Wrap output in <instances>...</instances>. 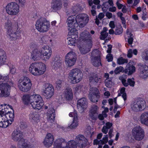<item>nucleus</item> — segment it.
<instances>
[{
	"instance_id": "f257e3e1",
	"label": "nucleus",
	"mask_w": 148,
	"mask_h": 148,
	"mask_svg": "<svg viewBox=\"0 0 148 148\" xmlns=\"http://www.w3.org/2000/svg\"><path fill=\"white\" fill-rule=\"evenodd\" d=\"M41 97L38 95H31L30 104L32 108L36 110H40L44 105Z\"/></svg>"
},
{
	"instance_id": "f03ea898",
	"label": "nucleus",
	"mask_w": 148,
	"mask_h": 148,
	"mask_svg": "<svg viewBox=\"0 0 148 148\" xmlns=\"http://www.w3.org/2000/svg\"><path fill=\"white\" fill-rule=\"evenodd\" d=\"M18 84L19 90L24 92H27L29 91L32 86L30 79L26 77L20 79L18 81Z\"/></svg>"
},
{
	"instance_id": "7ed1b4c3",
	"label": "nucleus",
	"mask_w": 148,
	"mask_h": 148,
	"mask_svg": "<svg viewBox=\"0 0 148 148\" xmlns=\"http://www.w3.org/2000/svg\"><path fill=\"white\" fill-rule=\"evenodd\" d=\"M35 25L36 29L41 32L47 31L50 27L49 22L43 17L40 18L38 19Z\"/></svg>"
},
{
	"instance_id": "20e7f679",
	"label": "nucleus",
	"mask_w": 148,
	"mask_h": 148,
	"mask_svg": "<svg viewBox=\"0 0 148 148\" xmlns=\"http://www.w3.org/2000/svg\"><path fill=\"white\" fill-rule=\"evenodd\" d=\"M69 78L73 84L79 82L82 79L83 74L81 71L78 69L72 70L69 73Z\"/></svg>"
},
{
	"instance_id": "39448f33",
	"label": "nucleus",
	"mask_w": 148,
	"mask_h": 148,
	"mask_svg": "<svg viewBox=\"0 0 148 148\" xmlns=\"http://www.w3.org/2000/svg\"><path fill=\"white\" fill-rule=\"evenodd\" d=\"M8 108L6 106V104L4 105L0 106V127L6 128L9 125L7 122V119L5 116V114L8 112Z\"/></svg>"
},
{
	"instance_id": "423d86ee",
	"label": "nucleus",
	"mask_w": 148,
	"mask_h": 148,
	"mask_svg": "<svg viewBox=\"0 0 148 148\" xmlns=\"http://www.w3.org/2000/svg\"><path fill=\"white\" fill-rule=\"evenodd\" d=\"M7 13L11 15H16L19 12V6L15 2L8 3L5 7Z\"/></svg>"
},
{
	"instance_id": "0eeeda50",
	"label": "nucleus",
	"mask_w": 148,
	"mask_h": 148,
	"mask_svg": "<svg viewBox=\"0 0 148 148\" xmlns=\"http://www.w3.org/2000/svg\"><path fill=\"white\" fill-rule=\"evenodd\" d=\"M131 108L134 112H137L143 110L145 107V102L140 99L132 102L131 104Z\"/></svg>"
},
{
	"instance_id": "6e6552de",
	"label": "nucleus",
	"mask_w": 148,
	"mask_h": 148,
	"mask_svg": "<svg viewBox=\"0 0 148 148\" xmlns=\"http://www.w3.org/2000/svg\"><path fill=\"white\" fill-rule=\"evenodd\" d=\"M87 14H82L77 15L75 18V22L77 23L78 26L80 27H84L88 23L89 18Z\"/></svg>"
},
{
	"instance_id": "1a4fd4ad",
	"label": "nucleus",
	"mask_w": 148,
	"mask_h": 148,
	"mask_svg": "<svg viewBox=\"0 0 148 148\" xmlns=\"http://www.w3.org/2000/svg\"><path fill=\"white\" fill-rule=\"evenodd\" d=\"M10 86L7 83L0 84V97L6 98L10 96Z\"/></svg>"
},
{
	"instance_id": "9d476101",
	"label": "nucleus",
	"mask_w": 148,
	"mask_h": 148,
	"mask_svg": "<svg viewBox=\"0 0 148 148\" xmlns=\"http://www.w3.org/2000/svg\"><path fill=\"white\" fill-rule=\"evenodd\" d=\"M132 134L134 138L137 140H142L145 136L143 130L139 126L135 127L132 130Z\"/></svg>"
},
{
	"instance_id": "9b49d317",
	"label": "nucleus",
	"mask_w": 148,
	"mask_h": 148,
	"mask_svg": "<svg viewBox=\"0 0 148 148\" xmlns=\"http://www.w3.org/2000/svg\"><path fill=\"white\" fill-rule=\"evenodd\" d=\"M75 21V16H69L67 18V22L69 27L68 30L69 31V34L71 35L73 34L74 31L78 27L77 24Z\"/></svg>"
},
{
	"instance_id": "f8f14e48",
	"label": "nucleus",
	"mask_w": 148,
	"mask_h": 148,
	"mask_svg": "<svg viewBox=\"0 0 148 148\" xmlns=\"http://www.w3.org/2000/svg\"><path fill=\"white\" fill-rule=\"evenodd\" d=\"M77 59L76 55L73 51L68 53L65 56V62L66 65L70 67L74 65Z\"/></svg>"
},
{
	"instance_id": "ddd939ff",
	"label": "nucleus",
	"mask_w": 148,
	"mask_h": 148,
	"mask_svg": "<svg viewBox=\"0 0 148 148\" xmlns=\"http://www.w3.org/2000/svg\"><path fill=\"white\" fill-rule=\"evenodd\" d=\"M89 98L93 102H97L100 97V94L98 89L96 87L91 88L89 94Z\"/></svg>"
},
{
	"instance_id": "4468645a",
	"label": "nucleus",
	"mask_w": 148,
	"mask_h": 148,
	"mask_svg": "<svg viewBox=\"0 0 148 148\" xmlns=\"http://www.w3.org/2000/svg\"><path fill=\"white\" fill-rule=\"evenodd\" d=\"M32 67H35V70L37 72L34 73L37 75L43 74L46 71L45 65L42 62H35V64H32Z\"/></svg>"
},
{
	"instance_id": "2eb2a0df",
	"label": "nucleus",
	"mask_w": 148,
	"mask_h": 148,
	"mask_svg": "<svg viewBox=\"0 0 148 148\" xmlns=\"http://www.w3.org/2000/svg\"><path fill=\"white\" fill-rule=\"evenodd\" d=\"M45 87L43 90V94L47 99L50 98L53 95L54 88L51 84H46Z\"/></svg>"
},
{
	"instance_id": "dca6fc26",
	"label": "nucleus",
	"mask_w": 148,
	"mask_h": 148,
	"mask_svg": "<svg viewBox=\"0 0 148 148\" xmlns=\"http://www.w3.org/2000/svg\"><path fill=\"white\" fill-rule=\"evenodd\" d=\"M23 133L19 130H14L12 134V138L15 141L21 142L25 140Z\"/></svg>"
},
{
	"instance_id": "f3484780",
	"label": "nucleus",
	"mask_w": 148,
	"mask_h": 148,
	"mask_svg": "<svg viewBox=\"0 0 148 148\" xmlns=\"http://www.w3.org/2000/svg\"><path fill=\"white\" fill-rule=\"evenodd\" d=\"M77 108L78 110L81 112L85 110L87 107V99L84 98H81L78 100L77 102Z\"/></svg>"
},
{
	"instance_id": "a211bd4d",
	"label": "nucleus",
	"mask_w": 148,
	"mask_h": 148,
	"mask_svg": "<svg viewBox=\"0 0 148 148\" xmlns=\"http://www.w3.org/2000/svg\"><path fill=\"white\" fill-rule=\"evenodd\" d=\"M75 141L77 145L80 148H83L85 146L87 140L84 136L81 134H79L76 137Z\"/></svg>"
},
{
	"instance_id": "6ab92c4d",
	"label": "nucleus",
	"mask_w": 148,
	"mask_h": 148,
	"mask_svg": "<svg viewBox=\"0 0 148 148\" xmlns=\"http://www.w3.org/2000/svg\"><path fill=\"white\" fill-rule=\"evenodd\" d=\"M80 35L81 39L85 43H89L90 42L92 43V38L89 32L84 30L81 34Z\"/></svg>"
},
{
	"instance_id": "aec40b11",
	"label": "nucleus",
	"mask_w": 148,
	"mask_h": 148,
	"mask_svg": "<svg viewBox=\"0 0 148 148\" xmlns=\"http://www.w3.org/2000/svg\"><path fill=\"white\" fill-rule=\"evenodd\" d=\"M112 125V123L110 122H108L106 123V126H104L102 129V132L105 134H106L108 130L109 129H110L109 132V136L110 138H111L113 136L112 134L113 132V129H110Z\"/></svg>"
},
{
	"instance_id": "412c9836",
	"label": "nucleus",
	"mask_w": 148,
	"mask_h": 148,
	"mask_svg": "<svg viewBox=\"0 0 148 148\" xmlns=\"http://www.w3.org/2000/svg\"><path fill=\"white\" fill-rule=\"evenodd\" d=\"M53 136L50 133L48 134L45 137L43 143L46 147H49L52 145L53 141Z\"/></svg>"
},
{
	"instance_id": "4be33fe9",
	"label": "nucleus",
	"mask_w": 148,
	"mask_h": 148,
	"mask_svg": "<svg viewBox=\"0 0 148 148\" xmlns=\"http://www.w3.org/2000/svg\"><path fill=\"white\" fill-rule=\"evenodd\" d=\"M41 52V49L40 50L37 49H34L32 54V59L35 61H37L42 58Z\"/></svg>"
},
{
	"instance_id": "5701e85b",
	"label": "nucleus",
	"mask_w": 148,
	"mask_h": 148,
	"mask_svg": "<svg viewBox=\"0 0 148 148\" xmlns=\"http://www.w3.org/2000/svg\"><path fill=\"white\" fill-rule=\"evenodd\" d=\"M92 43L90 42L89 43H85L84 45L79 48L81 54H85L90 51L92 47Z\"/></svg>"
},
{
	"instance_id": "b1692460",
	"label": "nucleus",
	"mask_w": 148,
	"mask_h": 148,
	"mask_svg": "<svg viewBox=\"0 0 148 148\" xmlns=\"http://www.w3.org/2000/svg\"><path fill=\"white\" fill-rule=\"evenodd\" d=\"M42 57L43 56L45 59L48 60L50 58L51 54L52 51L49 49L48 47H43L41 49Z\"/></svg>"
},
{
	"instance_id": "393cba45",
	"label": "nucleus",
	"mask_w": 148,
	"mask_h": 148,
	"mask_svg": "<svg viewBox=\"0 0 148 148\" xmlns=\"http://www.w3.org/2000/svg\"><path fill=\"white\" fill-rule=\"evenodd\" d=\"M98 106L95 105H93L91 107L89 111V116L92 119H95V116L98 115Z\"/></svg>"
},
{
	"instance_id": "a878e982",
	"label": "nucleus",
	"mask_w": 148,
	"mask_h": 148,
	"mask_svg": "<svg viewBox=\"0 0 148 148\" xmlns=\"http://www.w3.org/2000/svg\"><path fill=\"white\" fill-rule=\"evenodd\" d=\"M7 34L9 36L11 40H14L17 38L18 37L20 36V32L18 31H15L12 29L7 31Z\"/></svg>"
},
{
	"instance_id": "bb28decb",
	"label": "nucleus",
	"mask_w": 148,
	"mask_h": 148,
	"mask_svg": "<svg viewBox=\"0 0 148 148\" xmlns=\"http://www.w3.org/2000/svg\"><path fill=\"white\" fill-rule=\"evenodd\" d=\"M62 61L60 57L58 56L55 57L52 62V66L53 69H57L61 66Z\"/></svg>"
},
{
	"instance_id": "cd10ccee",
	"label": "nucleus",
	"mask_w": 148,
	"mask_h": 148,
	"mask_svg": "<svg viewBox=\"0 0 148 148\" xmlns=\"http://www.w3.org/2000/svg\"><path fill=\"white\" fill-rule=\"evenodd\" d=\"M61 0H53L51 4V8L55 10L60 9L62 7Z\"/></svg>"
},
{
	"instance_id": "c85d7f7f",
	"label": "nucleus",
	"mask_w": 148,
	"mask_h": 148,
	"mask_svg": "<svg viewBox=\"0 0 148 148\" xmlns=\"http://www.w3.org/2000/svg\"><path fill=\"white\" fill-rule=\"evenodd\" d=\"M64 97L67 100L71 99L73 97V93L71 88L69 87H67L64 92Z\"/></svg>"
},
{
	"instance_id": "c756f323",
	"label": "nucleus",
	"mask_w": 148,
	"mask_h": 148,
	"mask_svg": "<svg viewBox=\"0 0 148 148\" xmlns=\"http://www.w3.org/2000/svg\"><path fill=\"white\" fill-rule=\"evenodd\" d=\"M140 121L142 124L148 126V112H145L141 115Z\"/></svg>"
},
{
	"instance_id": "7c9ffc66",
	"label": "nucleus",
	"mask_w": 148,
	"mask_h": 148,
	"mask_svg": "<svg viewBox=\"0 0 148 148\" xmlns=\"http://www.w3.org/2000/svg\"><path fill=\"white\" fill-rule=\"evenodd\" d=\"M135 66L133 65L130 64L129 63L127 65L124 71L125 73L130 75L135 72Z\"/></svg>"
},
{
	"instance_id": "2f4dec72",
	"label": "nucleus",
	"mask_w": 148,
	"mask_h": 148,
	"mask_svg": "<svg viewBox=\"0 0 148 148\" xmlns=\"http://www.w3.org/2000/svg\"><path fill=\"white\" fill-rule=\"evenodd\" d=\"M29 116V119L32 122L37 121L39 120L40 117L39 114L36 112L31 113Z\"/></svg>"
},
{
	"instance_id": "473e14b6",
	"label": "nucleus",
	"mask_w": 148,
	"mask_h": 148,
	"mask_svg": "<svg viewBox=\"0 0 148 148\" xmlns=\"http://www.w3.org/2000/svg\"><path fill=\"white\" fill-rule=\"evenodd\" d=\"M92 64L95 66H98L101 65L100 56H97L92 59L91 60Z\"/></svg>"
},
{
	"instance_id": "72a5a7b5",
	"label": "nucleus",
	"mask_w": 148,
	"mask_h": 148,
	"mask_svg": "<svg viewBox=\"0 0 148 148\" xmlns=\"http://www.w3.org/2000/svg\"><path fill=\"white\" fill-rule=\"evenodd\" d=\"M89 81L91 84L96 85L97 83L101 82L100 78H98L97 75H94L93 76L89 78Z\"/></svg>"
},
{
	"instance_id": "f704fd0d",
	"label": "nucleus",
	"mask_w": 148,
	"mask_h": 148,
	"mask_svg": "<svg viewBox=\"0 0 148 148\" xmlns=\"http://www.w3.org/2000/svg\"><path fill=\"white\" fill-rule=\"evenodd\" d=\"M8 112H7L5 115L6 116V118L7 119V122L9 123V125H10L11 123H10L9 121H10L11 122H12L14 121V112L13 110V113L11 112L8 110Z\"/></svg>"
},
{
	"instance_id": "c9c22d12",
	"label": "nucleus",
	"mask_w": 148,
	"mask_h": 148,
	"mask_svg": "<svg viewBox=\"0 0 148 148\" xmlns=\"http://www.w3.org/2000/svg\"><path fill=\"white\" fill-rule=\"evenodd\" d=\"M66 144L65 140L62 138L57 139L54 143L55 145H59L63 147H65Z\"/></svg>"
},
{
	"instance_id": "e433bc0d",
	"label": "nucleus",
	"mask_w": 148,
	"mask_h": 148,
	"mask_svg": "<svg viewBox=\"0 0 148 148\" xmlns=\"http://www.w3.org/2000/svg\"><path fill=\"white\" fill-rule=\"evenodd\" d=\"M18 148H31V145L29 143L25 142V140L22 142H18Z\"/></svg>"
},
{
	"instance_id": "4c0bfd02",
	"label": "nucleus",
	"mask_w": 148,
	"mask_h": 148,
	"mask_svg": "<svg viewBox=\"0 0 148 148\" xmlns=\"http://www.w3.org/2000/svg\"><path fill=\"white\" fill-rule=\"evenodd\" d=\"M77 116L74 117L72 123L70 125H69L67 127V128L74 129L76 128L78 125V123L77 121Z\"/></svg>"
},
{
	"instance_id": "58836bf2",
	"label": "nucleus",
	"mask_w": 148,
	"mask_h": 148,
	"mask_svg": "<svg viewBox=\"0 0 148 148\" xmlns=\"http://www.w3.org/2000/svg\"><path fill=\"white\" fill-rule=\"evenodd\" d=\"M77 145L74 140H70L67 143L65 148H77Z\"/></svg>"
},
{
	"instance_id": "ea45409f",
	"label": "nucleus",
	"mask_w": 148,
	"mask_h": 148,
	"mask_svg": "<svg viewBox=\"0 0 148 148\" xmlns=\"http://www.w3.org/2000/svg\"><path fill=\"white\" fill-rule=\"evenodd\" d=\"M6 57L5 52L3 51H0V63L1 64H3L6 61Z\"/></svg>"
},
{
	"instance_id": "a19ab883",
	"label": "nucleus",
	"mask_w": 148,
	"mask_h": 148,
	"mask_svg": "<svg viewBox=\"0 0 148 148\" xmlns=\"http://www.w3.org/2000/svg\"><path fill=\"white\" fill-rule=\"evenodd\" d=\"M5 27L7 30V31L13 29L12 23L10 20L8 19H7V22L5 23Z\"/></svg>"
},
{
	"instance_id": "79ce46f5",
	"label": "nucleus",
	"mask_w": 148,
	"mask_h": 148,
	"mask_svg": "<svg viewBox=\"0 0 148 148\" xmlns=\"http://www.w3.org/2000/svg\"><path fill=\"white\" fill-rule=\"evenodd\" d=\"M31 95H26L23 96L22 99L23 103L25 104H28L30 103Z\"/></svg>"
},
{
	"instance_id": "37998d69",
	"label": "nucleus",
	"mask_w": 148,
	"mask_h": 148,
	"mask_svg": "<svg viewBox=\"0 0 148 148\" xmlns=\"http://www.w3.org/2000/svg\"><path fill=\"white\" fill-rule=\"evenodd\" d=\"M104 14L103 13H100L98 16H96L95 23L98 25L99 23V20H101L104 17Z\"/></svg>"
},
{
	"instance_id": "c03bdc74",
	"label": "nucleus",
	"mask_w": 148,
	"mask_h": 148,
	"mask_svg": "<svg viewBox=\"0 0 148 148\" xmlns=\"http://www.w3.org/2000/svg\"><path fill=\"white\" fill-rule=\"evenodd\" d=\"M123 28L121 25H119L116 27L114 34L115 35H119L122 33Z\"/></svg>"
},
{
	"instance_id": "a18cd8bd",
	"label": "nucleus",
	"mask_w": 148,
	"mask_h": 148,
	"mask_svg": "<svg viewBox=\"0 0 148 148\" xmlns=\"http://www.w3.org/2000/svg\"><path fill=\"white\" fill-rule=\"evenodd\" d=\"M105 84L106 86L108 88H110L112 86V82L111 78L106 79L105 80Z\"/></svg>"
},
{
	"instance_id": "49530a36",
	"label": "nucleus",
	"mask_w": 148,
	"mask_h": 148,
	"mask_svg": "<svg viewBox=\"0 0 148 148\" xmlns=\"http://www.w3.org/2000/svg\"><path fill=\"white\" fill-rule=\"evenodd\" d=\"M128 62L127 59L123 58L122 57H121L117 59V63L119 64L127 63Z\"/></svg>"
},
{
	"instance_id": "de8ad7c7",
	"label": "nucleus",
	"mask_w": 148,
	"mask_h": 148,
	"mask_svg": "<svg viewBox=\"0 0 148 148\" xmlns=\"http://www.w3.org/2000/svg\"><path fill=\"white\" fill-rule=\"evenodd\" d=\"M125 88L124 87L122 88L120 90V93L121 94H122V97L123 98L125 101L127 99L126 94L125 92Z\"/></svg>"
},
{
	"instance_id": "09e8293b",
	"label": "nucleus",
	"mask_w": 148,
	"mask_h": 148,
	"mask_svg": "<svg viewBox=\"0 0 148 148\" xmlns=\"http://www.w3.org/2000/svg\"><path fill=\"white\" fill-rule=\"evenodd\" d=\"M35 63H32L30 65L29 68V71L33 75H37V74H35L34 73H36V71L35 70V67H32L33 65H32V64H34Z\"/></svg>"
},
{
	"instance_id": "8fccbe9b",
	"label": "nucleus",
	"mask_w": 148,
	"mask_h": 148,
	"mask_svg": "<svg viewBox=\"0 0 148 148\" xmlns=\"http://www.w3.org/2000/svg\"><path fill=\"white\" fill-rule=\"evenodd\" d=\"M107 115L106 113L103 112L102 114H99L98 116V119L101 120H103L104 118H106L107 117Z\"/></svg>"
},
{
	"instance_id": "3c124183",
	"label": "nucleus",
	"mask_w": 148,
	"mask_h": 148,
	"mask_svg": "<svg viewBox=\"0 0 148 148\" xmlns=\"http://www.w3.org/2000/svg\"><path fill=\"white\" fill-rule=\"evenodd\" d=\"M123 70V68L122 66H120L117 67L114 71L115 73L117 74L122 72Z\"/></svg>"
},
{
	"instance_id": "603ef678",
	"label": "nucleus",
	"mask_w": 148,
	"mask_h": 148,
	"mask_svg": "<svg viewBox=\"0 0 148 148\" xmlns=\"http://www.w3.org/2000/svg\"><path fill=\"white\" fill-rule=\"evenodd\" d=\"M101 36H100V38L101 40H104L108 36V33L107 32H101Z\"/></svg>"
},
{
	"instance_id": "864d4df0",
	"label": "nucleus",
	"mask_w": 148,
	"mask_h": 148,
	"mask_svg": "<svg viewBox=\"0 0 148 148\" xmlns=\"http://www.w3.org/2000/svg\"><path fill=\"white\" fill-rule=\"evenodd\" d=\"M142 58L145 60H148V51H144L142 53Z\"/></svg>"
},
{
	"instance_id": "5fc2aeb1",
	"label": "nucleus",
	"mask_w": 148,
	"mask_h": 148,
	"mask_svg": "<svg viewBox=\"0 0 148 148\" xmlns=\"http://www.w3.org/2000/svg\"><path fill=\"white\" fill-rule=\"evenodd\" d=\"M52 110L53 111L51 113H50V114L49 119H50L51 120H52V121H53L55 117V113L54 109H53Z\"/></svg>"
},
{
	"instance_id": "6e6d98bb",
	"label": "nucleus",
	"mask_w": 148,
	"mask_h": 148,
	"mask_svg": "<svg viewBox=\"0 0 148 148\" xmlns=\"http://www.w3.org/2000/svg\"><path fill=\"white\" fill-rule=\"evenodd\" d=\"M133 78H132V79H127V82L129 85L131 86H134V85L135 82Z\"/></svg>"
},
{
	"instance_id": "4d7b16f0",
	"label": "nucleus",
	"mask_w": 148,
	"mask_h": 148,
	"mask_svg": "<svg viewBox=\"0 0 148 148\" xmlns=\"http://www.w3.org/2000/svg\"><path fill=\"white\" fill-rule=\"evenodd\" d=\"M129 34L130 36H128V42L130 45H131L133 41L132 34L131 33H130Z\"/></svg>"
},
{
	"instance_id": "13d9d810",
	"label": "nucleus",
	"mask_w": 148,
	"mask_h": 148,
	"mask_svg": "<svg viewBox=\"0 0 148 148\" xmlns=\"http://www.w3.org/2000/svg\"><path fill=\"white\" fill-rule=\"evenodd\" d=\"M8 76L3 77L0 75V82L4 81H7L8 80Z\"/></svg>"
},
{
	"instance_id": "bf43d9fd",
	"label": "nucleus",
	"mask_w": 148,
	"mask_h": 148,
	"mask_svg": "<svg viewBox=\"0 0 148 148\" xmlns=\"http://www.w3.org/2000/svg\"><path fill=\"white\" fill-rule=\"evenodd\" d=\"M108 135H105L104 137L103 138L102 140V142L101 143L102 144H104L107 143L108 141Z\"/></svg>"
},
{
	"instance_id": "052dcab7",
	"label": "nucleus",
	"mask_w": 148,
	"mask_h": 148,
	"mask_svg": "<svg viewBox=\"0 0 148 148\" xmlns=\"http://www.w3.org/2000/svg\"><path fill=\"white\" fill-rule=\"evenodd\" d=\"M41 40L42 41V43L43 44H46L48 41V38L46 36H43L41 38Z\"/></svg>"
},
{
	"instance_id": "680f3d73",
	"label": "nucleus",
	"mask_w": 148,
	"mask_h": 148,
	"mask_svg": "<svg viewBox=\"0 0 148 148\" xmlns=\"http://www.w3.org/2000/svg\"><path fill=\"white\" fill-rule=\"evenodd\" d=\"M100 52L97 49L94 50L91 53V56L92 57L94 56L97 55V54H99Z\"/></svg>"
},
{
	"instance_id": "e2e57ef3",
	"label": "nucleus",
	"mask_w": 148,
	"mask_h": 148,
	"mask_svg": "<svg viewBox=\"0 0 148 148\" xmlns=\"http://www.w3.org/2000/svg\"><path fill=\"white\" fill-rule=\"evenodd\" d=\"M16 1L18 2L19 5L22 7L24 6L25 3V0H16Z\"/></svg>"
},
{
	"instance_id": "0e129e2a",
	"label": "nucleus",
	"mask_w": 148,
	"mask_h": 148,
	"mask_svg": "<svg viewBox=\"0 0 148 148\" xmlns=\"http://www.w3.org/2000/svg\"><path fill=\"white\" fill-rule=\"evenodd\" d=\"M113 57L112 55L110 54H108L106 57V58L108 62L112 61L113 60Z\"/></svg>"
},
{
	"instance_id": "69168bd1",
	"label": "nucleus",
	"mask_w": 148,
	"mask_h": 148,
	"mask_svg": "<svg viewBox=\"0 0 148 148\" xmlns=\"http://www.w3.org/2000/svg\"><path fill=\"white\" fill-rule=\"evenodd\" d=\"M102 141L101 140H99L97 139H96L95 140L93 141V144L94 145H102L101 143H102Z\"/></svg>"
},
{
	"instance_id": "338daca9",
	"label": "nucleus",
	"mask_w": 148,
	"mask_h": 148,
	"mask_svg": "<svg viewBox=\"0 0 148 148\" xmlns=\"http://www.w3.org/2000/svg\"><path fill=\"white\" fill-rule=\"evenodd\" d=\"M133 53V50L132 49H129L128 52L127 57L128 58H130L132 57Z\"/></svg>"
},
{
	"instance_id": "774afa93",
	"label": "nucleus",
	"mask_w": 148,
	"mask_h": 148,
	"mask_svg": "<svg viewBox=\"0 0 148 148\" xmlns=\"http://www.w3.org/2000/svg\"><path fill=\"white\" fill-rule=\"evenodd\" d=\"M62 82L60 80H58L56 82V87L57 88H60L62 86Z\"/></svg>"
}]
</instances>
